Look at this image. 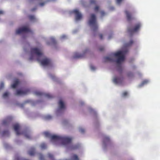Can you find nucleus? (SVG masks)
Masks as SVG:
<instances>
[{
  "label": "nucleus",
  "mask_w": 160,
  "mask_h": 160,
  "mask_svg": "<svg viewBox=\"0 0 160 160\" xmlns=\"http://www.w3.org/2000/svg\"><path fill=\"white\" fill-rule=\"evenodd\" d=\"M43 134L46 137L50 138H51V137L52 136L50 133L47 132H43Z\"/></svg>",
  "instance_id": "nucleus-21"
},
{
  "label": "nucleus",
  "mask_w": 160,
  "mask_h": 160,
  "mask_svg": "<svg viewBox=\"0 0 160 160\" xmlns=\"http://www.w3.org/2000/svg\"><path fill=\"white\" fill-rule=\"evenodd\" d=\"M128 95V93L126 91L124 92L122 94V96L123 97H126Z\"/></svg>",
  "instance_id": "nucleus-26"
},
{
  "label": "nucleus",
  "mask_w": 160,
  "mask_h": 160,
  "mask_svg": "<svg viewBox=\"0 0 160 160\" xmlns=\"http://www.w3.org/2000/svg\"><path fill=\"white\" fill-rule=\"evenodd\" d=\"M28 17L29 19L31 21L33 22L36 21L37 19L34 16L30 15Z\"/></svg>",
  "instance_id": "nucleus-18"
},
{
  "label": "nucleus",
  "mask_w": 160,
  "mask_h": 160,
  "mask_svg": "<svg viewBox=\"0 0 160 160\" xmlns=\"http://www.w3.org/2000/svg\"><path fill=\"white\" fill-rule=\"evenodd\" d=\"M40 158H41V160H42L43 159V156L41 154V157H40Z\"/></svg>",
  "instance_id": "nucleus-48"
},
{
  "label": "nucleus",
  "mask_w": 160,
  "mask_h": 160,
  "mask_svg": "<svg viewBox=\"0 0 160 160\" xmlns=\"http://www.w3.org/2000/svg\"><path fill=\"white\" fill-rule=\"evenodd\" d=\"M127 52V50L120 51L113 54L114 56L117 58L116 61V62L118 64L117 69L120 72H121L122 71V68L121 63L124 60L125 55Z\"/></svg>",
  "instance_id": "nucleus-2"
},
{
  "label": "nucleus",
  "mask_w": 160,
  "mask_h": 160,
  "mask_svg": "<svg viewBox=\"0 0 160 160\" xmlns=\"http://www.w3.org/2000/svg\"><path fill=\"white\" fill-rule=\"evenodd\" d=\"M35 152V149L34 147H32L28 151V154L30 156H32L34 155Z\"/></svg>",
  "instance_id": "nucleus-14"
},
{
  "label": "nucleus",
  "mask_w": 160,
  "mask_h": 160,
  "mask_svg": "<svg viewBox=\"0 0 160 160\" xmlns=\"http://www.w3.org/2000/svg\"><path fill=\"white\" fill-rule=\"evenodd\" d=\"M39 158H40V156L39 157Z\"/></svg>",
  "instance_id": "nucleus-53"
},
{
  "label": "nucleus",
  "mask_w": 160,
  "mask_h": 160,
  "mask_svg": "<svg viewBox=\"0 0 160 160\" xmlns=\"http://www.w3.org/2000/svg\"><path fill=\"white\" fill-rule=\"evenodd\" d=\"M51 41L52 42L55 44H56V41L55 40V39L54 38H51Z\"/></svg>",
  "instance_id": "nucleus-32"
},
{
  "label": "nucleus",
  "mask_w": 160,
  "mask_h": 160,
  "mask_svg": "<svg viewBox=\"0 0 160 160\" xmlns=\"http://www.w3.org/2000/svg\"><path fill=\"white\" fill-rule=\"evenodd\" d=\"M43 55L42 52L41 51V64L43 66H48L51 65V60L47 57H44L43 58L41 59Z\"/></svg>",
  "instance_id": "nucleus-6"
},
{
  "label": "nucleus",
  "mask_w": 160,
  "mask_h": 160,
  "mask_svg": "<svg viewBox=\"0 0 160 160\" xmlns=\"http://www.w3.org/2000/svg\"><path fill=\"white\" fill-rule=\"evenodd\" d=\"M27 102V101H25L24 102L19 104V106L20 107L22 108L24 107L25 103Z\"/></svg>",
  "instance_id": "nucleus-30"
},
{
  "label": "nucleus",
  "mask_w": 160,
  "mask_h": 160,
  "mask_svg": "<svg viewBox=\"0 0 160 160\" xmlns=\"http://www.w3.org/2000/svg\"><path fill=\"white\" fill-rule=\"evenodd\" d=\"M30 91L29 89H26L24 90H17L15 95L17 96H21L25 95L29 93Z\"/></svg>",
  "instance_id": "nucleus-9"
},
{
  "label": "nucleus",
  "mask_w": 160,
  "mask_h": 160,
  "mask_svg": "<svg viewBox=\"0 0 160 160\" xmlns=\"http://www.w3.org/2000/svg\"><path fill=\"white\" fill-rule=\"evenodd\" d=\"M22 38H25V37L24 36V35H23V36H22Z\"/></svg>",
  "instance_id": "nucleus-50"
},
{
  "label": "nucleus",
  "mask_w": 160,
  "mask_h": 160,
  "mask_svg": "<svg viewBox=\"0 0 160 160\" xmlns=\"http://www.w3.org/2000/svg\"><path fill=\"white\" fill-rule=\"evenodd\" d=\"M4 13V12L2 10H0V14H3Z\"/></svg>",
  "instance_id": "nucleus-46"
},
{
  "label": "nucleus",
  "mask_w": 160,
  "mask_h": 160,
  "mask_svg": "<svg viewBox=\"0 0 160 160\" xmlns=\"http://www.w3.org/2000/svg\"><path fill=\"white\" fill-rule=\"evenodd\" d=\"M31 32V30L28 27L23 26L21 28H19L16 30L15 34L20 35L22 33H26Z\"/></svg>",
  "instance_id": "nucleus-7"
},
{
  "label": "nucleus",
  "mask_w": 160,
  "mask_h": 160,
  "mask_svg": "<svg viewBox=\"0 0 160 160\" xmlns=\"http://www.w3.org/2000/svg\"><path fill=\"white\" fill-rule=\"evenodd\" d=\"M123 78L122 77H115L113 80V82L116 83H120L123 81Z\"/></svg>",
  "instance_id": "nucleus-12"
},
{
  "label": "nucleus",
  "mask_w": 160,
  "mask_h": 160,
  "mask_svg": "<svg viewBox=\"0 0 160 160\" xmlns=\"http://www.w3.org/2000/svg\"><path fill=\"white\" fill-rule=\"evenodd\" d=\"M48 2V1H45L44 2H41V6H43L46 3H47V2Z\"/></svg>",
  "instance_id": "nucleus-33"
},
{
  "label": "nucleus",
  "mask_w": 160,
  "mask_h": 160,
  "mask_svg": "<svg viewBox=\"0 0 160 160\" xmlns=\"http://www.w3.org/2000/svg\"><path fill=\"white\" fill-rule=\"evenodd\" d=\"M48 156L49 157V158L51 159H52L53 158V155L51 153H49L48 154Z\"/></svg>",
  "instance_id": "nucleus-37"
},
{
  "label": "nucleus",
  "mask_w": 160,
  "mask_h": 160,
  "mask_svg": "<svg viewBox=\"0 0 160 160\" xmlns=\"http://www.w3.org/2000/svg\"><path fill=\"white\" fill-rule=\"evenodd\" d=\"M10 95V93L8 92H5L2 95V97L4 99L7 98Z\"/></svg>",
  "instance_id": "nucleus-20"
},
{
  "label": "nucleus",
  "mask_w": 160,
  "mask_h": 160,
  "mask_svg": "<svg viewBox=\"0 0 160 160\" xmlns=\"http://www.w3.org/2000/svg\"><path fill=\"white\" fill-rule=\"evenodd\" d=\"M125 13L126 15L127 20L128 21H130L132 18L131 13L127 11H125Z\"/></svg>",
  "instance_id": "nucleus-15"
},
{
  "label": "nucleus",
  "mask_w": 160,
  "mask_h": 160,
  "mask_svg": "<svg viewBox=\"0 0 160 160\" xmlns=\"http://www.w3.org/2000/svg\"><path fill=\"white\" fill-rule=\"evenodd\" d=\"M50 138L53 141H60L63 145H66L70 143L72 140L71 138L68 137H62L56 135H52Z\"/></svg>",
  "instance_id": "nucleus-4"
},
{
  "label": "nucleus",
  "mask_w": 160,
  "mask_h": 160,
  "mask_svg": "<svg viewBox=\"0 0 160 160\" xmlns=\"http://www.w3.org/2000/svg\"><path fill=\"white\" fill-rule=\"evenodd\" d=\"M104 48L103 47H101L99 48V51H102L104 50Z\"/></svg>",
  "instance_id": "nucleus-39"
},
{
  "label": "nucleus",
  "mask_w": 160,
  "mask_h": 160,
  "mask_svg": "<svg viewBox=\"0 0 160 160\" xmlns=\"http://www.w3.org/2000/svg\"><path fill=\"white\" fill-rule=\"evenodd\" d=\"M90 2L91 4L95 5L96 4V2L95 0H90Z\"/></svg>",
  "instance_id": "nucleus-28"
},
{
  "label": "nucleus",
  "mask_w": 160,
  "mask_h": 160,
  "mask_svg": "<svg viewBox=\"0 0 160 160\" xmlns=\"http://www.w3.org/2000/svg\"><path fill=\"white\" fill-rule=\"evenodd\" d=\"M99 36L100 39H103V35L102 34H100L99 35Z\"/></svg>",
  "instance_id": "nucleus-43"
},
{
  "label": "nucleus",
  "mask_w": 160,
  "mask_h": 160,
  "mask_svg": "<svg viewBox=\"0 0 160 160\" xmlns=\"http://www.w3.org/2000/svg\"><path fill=\"white\" fill-rule=\"evenodd\" d=\"M23 47V50L25 52L28 53L29 56L28 59L30 61L36 60L40 63V49L37 47H34L30 49V44L27 42H25Z\"/></svg>",
  "instance_id": "nucleus-1"
},
{
  "label": "nucleus",
  "mask_w": 160,
  "mask_h": 160,
  "mask_svg": "<svg viewBox=\"0 0 160 160\" xmlns=\"http://www.w3.org/2000/svg\"><path fill=\"white\" fill-rule=\"evenodd\" d=\"M99 9V7L98 6H97L95 7L94 10L95 12H97L98 11Z\"/></svg>",
  "instance_id": "nucleus-35"
},
{
  "label": "nucleus",
  "mask_w": 160,
  "mask_h": 160,
  "mask_svg": "<svg viewBox=\"0 0 160 160\" xmlns=\"http://www.w3.org/2000/svg\"><path fill=\"white\" fill-rule=\"evenodd\" d=\"M72 12L75 15L76 19L77 20H80L82 18V16L78 10L77 9L73 11Z\"/></svg>",
  "instance_id": "nucleus-10"
},
{
  "label": "nucleus",
  "mask_w": 160,
  "mask_h": 160,
  "mask_svg": "<svg viewBox=\"0 0 160 160\" xmlns=\"http://www.w3.org/2000/svg\"><path fill=\"white\" fill-rule=\"evenodd\" d=\"M101 15L102 16H103L105 14V12H104V11H102L101 12Z\"/></svg>",
  "instance_id": "nucleus-44"
},
{
  "label": "nucleus",
  "mask_w": 160,
  "mask_h": 160,
  "mask_svg": "<svg viewBox=\"0 0 160 160\" xmlns=\"http://www.w3.org/2000/svg\"><path fill=\"white\" fill-rule=\"evenodd\" d=\"M66 37V36H62V38H65V37Z\"/></svg>",
  "instance_id": "nucleus-49"
},
{
  "label": "nucleus",
  "mask_w": 160,
  "mask_h": 160,
  "mask_svg": "<svg viewBox=\"0 0 160 160\" xmlns=\"http://www.w3.org/2000/svg\"><path fill=\"white\" fill-rule=\"evenodd\" d=\"M33 0H29V2H32Z\"/></svg>",
  "instance_id": "nucleus-51"
},
{
  "label": "nucleus",
  "mask_w": 160,
  "mask_h": 160,
  "mask_svg": "<svg viewBox=\"0 0 160 160\" xmlns=\"http://www.w3.org/2000/svg\"><path fill=\"white\" fill-rule=\"evenodd\" d=\"M72 158L74 160H78V156L76 155H74L72 157Z\"/></svg>",
  "instance_id": "nucleus-27"
},
{
  "label": "nucleus",
  "mask_w": 160,
  "mask_h": 160,
  "mask_svg": "<svg viewBox=\"0 0 160 160\" xmlns=\"http://www.w3.org/2000/svg\"><path fill=\"white\" fill-rule=\"evenodd\" d=\"M19 82L18 80L16 79L14 81V83L11 85V87L13 88H15L18 86L19 83Z\"/></svg>",
  "instance_id": "nucleus-16"
},
{
  "label": "nucleus",
  "mask_w": 160,
  "mask_h": 160,
  "mask_svg": "<svg viewBox=\"0 0 160 160\" xmlns=\"http://www.w3.org/2000/svg\"><path fill=\"white\" fill-rule=\"evenodd\" d=\"M133 43V41L132 40H131L129 42L126 44V46L129 47Z\"/></svg>",
  "instance_id": "nucleus-23"
},
{
  "label": "nucleus",
  "mask_w": 160,
  "mask_h": 160,
  "mask_svg": "<svg viewBox=\"0 0 160 160\" xmlns=\"http://www.w3.org/2000/svg\"><path fill=\"white\" fill-rule=\"evenodd\" d=\"M104 61L105 62H112L113 61V59L112 58L110 57L107 56L104 57Z\"/></svg>",
  "instance_id": "nucleus-17"
},
{
  "label": "nucleus",
  "mask_w": 160,
  "mask_h": 160,
  "mask_svg": "<svg viewBox=\"0 0 160 160\" xmlns=\"http://www.w3.org/2000/svg\"><path fill=\"white\" fill-rule=\"evenodd\" d=\"M13 127L17 135L23 134L27 139H31V132L29 129H27L23 131H22L20 128V125L18 123L14 124L13 125Z\"/></svg>",
  "instance_id": "nucleus-3"
},
{
  "label": "nucleus",
  "mask_w": 160,
  "mask_h": 160,
  "mask_svg": "<svg viewBox=\"0 0 160 160\" xmlns=\"http://www.w3.org/2000/svg\"><path fill=\"white\" fill-rule=\"evenodd\" d=\"M40 94H41V96H42V93L41 92Z\"/></svg>",
  "instance_id": "nucleus-52"
},
{
  "label": "nucleus",
  "mask_w": 160,
  "mask_h": 160,
  "mask_svg": "<svg viewBox=\"0 0 160 160\" xmlns=\"http://www.w3.org/2000/svg\"><path fill=\"white\" fill-rule=\"evenodd\" d=\"M46 97L48 98H52V96L50 94H47L46 95Z\"/></svg>",
  "instance_id": "nucleus-34"
},
{
  "label": "nucleus",
  "mask_w": 160,
  "mask_h": 160,
  "mask_svg": "<svg viewBox=\"0 0 160 160\" xmlns=\"http://www.w3.org/2000/svg\"><path fill=\"white\" fill-rule=\"evenodd\" d=\"M141 26L140 23H138L135 25L133 28L131 26H129L128 28V32L130 34L135 32L138 31Z\"/></svg>",
  "instance_id": "nucleus-8"
},
{
  "label": "nucleus",
  "mask_w": 160,
  "mask_h": 160,
  "mask_svg": "<svg viewBox=\"0 0 160 160\" xmlns=\"http://www.w3.org/2000/svg\"><path fill=\"white\" fill-rule=\"evenodd\" d=\"M4 87V84L3 82H2L0 84V90L2 89Z\"/></svg>",
  "instance_id": "nucleus-29"
},
{
  "label": "nucleus",
  "mask_w": 160,
  "mask_h": 160,
  "mask_svg": "<svg viewBox=\"0 0 160 160\" xmlns=\"http://www.w3.org/2000/svg\"><path fill=\"white\" fill-rule=\"evenodd\" d=\"M88 23L89 25L92 28L94 32H95L98 30V26L96 22V17L94 14H91Z\"/></svg>",
  "instance_id": "nucleus-5"
},
{
  "label": "nucleus",
  "mask_w": 160,
  "mask_h": 160,
  "mask_svg": "<svg viewBox=\"0 0 160 160\" xmlns=\"http://www.w3.org/2000/svg\"><path fill=\"white\" fill-rule=\"evenodd\" d=\"M3 146H4V147L6 148H7V149L8 148L10 147V146H9V144L8 143H6V142H5L4 143Z\"/></svg>",
  "instance_id": "nucleus-25"
},
{
  "label": "nucleus",
  "mask_w": 160,
  "mask_h": 160,
  "mask_svg": "<svg viewBox=\"0 0 160 160\" xmlns=\"http://www.w3.org/2000/svg\"><path fill=\"white\" fill-rule=\"evenodd\" d=\"M37 9L36 7H35L31 9V11L32 12L35 11Z\"/></svg>",
  "instance_id": "nucleus-42"
},
{
  "label": "nucleus",
  "mask_w": 160,
  "mask_h": 160,
  "mask_svg": "<svg viewBox=\"0 0 160 160\" xmlns=\"http://www.w3.org/2000/svg\"><path fill=\"white\" fill-rule=\"evenodd\" d=\"M86 51L83 54H79L78 52H75L74 54L73 58H81L84 57L85 53L86 52Z\"/></svg>",
  "instance_id": "nucleus-13"
},
{
  "label": "nucleus",
  "mask_w": 160,
  "mask_h": 160,
  "mask_svg": "<svg viewBox=\"0 0 160 160\" xmlns=\"http://www.w3.org/2000/svg\"><path fill=\"white\" fill-rule=\"evenodd\" d=\"M122 0H116L117 3L118 4H120Z\"/></svg>",
  "instance_id": "nucleus-41"
},
{
  "label": "nucleus",
  "mask_w": 160,
  "mask_h": 160,
  "mask_svg": "<svg viewBox=\"0 0 160 160\" xmlns=\"http://www.w3.org/2000/svg\"><path fill=\"white\" fill-rule=\"evenodd\" d=\"M127 75L128 77H131L133 76V74L132 72H129L128 73Z\"/></svg>",
  "instance_id": "nucleus-40"
},
{
  "label": "nucleus",
  "mask_w": 160,
  "mask_h": 160,
  "mask_svg": "<svg viewBox=\"0 0 160 160\" xmlns=\"http://www.w3.org/2000/svg\"><path fill=\"white\" fill-rule=\"evenodd\" d=\"M110 141V138L108 137H105L104 138V142H109Z\"/></svg>",
  "instance_id": "nucleus-31"
},
{
  "label": "nucleus",
  "mask_w": 160,
  "mask_h": 160,
  "mask_svg": "<svg viewBox=\"0 0 160 160\" xmlns=\"http://www.w3.org/2000/svg\"><path fill=\"white\" fill-rule=\"evenodd\" d=\"M34 93L37 96H40V92H37V91L35 92H34Z\"/></svg>",
  "instance_id": "nucleus-36"
},
{
  "label": "nucleus",
  "mask_w": 160,
  "mask_h": 160,
  "mask_svg": "<svg viewBox=\"0 0 160 160\" xmlns=\"http://www.w3.org/2000/svg\"><path fill=\"white\" fill-rule=\"evenodd\" d=\"M51 118H52L50 116H48L46 117L47 119H50Z\"/></svg>",
  "instance_id": "nucleus-45"
},
{
  "label": "nucleus",
  "mask_w": 160,
  "mask_h": 160,
  "mask_svg": "<svg viewBox=\"0 0 160 160\" xmlns=\"http://www.w3.org/2000/svg\"><path fill=\"white\" fill-rule=\"evenodd\" d=\"M12 120V118L11 117H7L3 121V124L5 126H8Z\"/></svg>",
  "instance_id": "nucleus-11"
},
{
  "label": "nucleus",
  "mask_w": 160,
  "mask_h": 160,
  "mask_svg": "<svg viewBox=\"0 0 160 160\" xmlns=\"http://www.w3.org/2000/svg\"><path fill=\"white\" fill-rule=\"evenodd\" d=\"M41 148L42 149H45L47 148V145L45 143H42L41 145Z\"/></svg>",
  "instance_id": "nucleus-24"
},
{
  "label": "nucleus",
  "mask_w": 160,
  "mask_h": 160,
  "mask_svg": "<svg viewBox=\"0 0 160 160\" xmlns=\"http://www.w3.org/2000/svg\"><path fill=\"white\" fill-rule=\"evenodd\" d=\"M148 82V80H144L142 82L141 84V86H142L143 85L147 84Z\"/></svg>",
  "instance_id": "nucleus-22"
},
{
  "label": "nucleus",
  "mask_w": 160,
  "mask_h": 160,
  "mask_svg": "<svg viewBox=\"0 0 160 160\" xmlns=\"http://www.w3.org/2000/svg\"><path fill=\"white\" fill-rule=\"evenodd\" d=\"M91 68L92 69L94 70L95 69V68L93 66H91Z\"/></svg>",
  "instance_id": "nucleus-47"
},
{
  "label": "nucleus",
  "mask_w": 160,
  "mask_h": 160,
  "mask_svg": "<svg viewBox=\"0 0 160 160\" xmlns=\"http://www.w3.org/2000/svg\"><path fill=\"white\" fill-rule=\"evenodd\" d=\"M58 105L60 109H63L65 108V106L64 103L62 100H60Z\"/></svg>",
  "instance_id": "nucleus-19"
},
{
  "label": "nucleus",
  "mask_w": 160,
  "mask_h": 160,
  "mask_svg": "<svg viewBox=\"0 0 160 160\" xmlns=\"http://www.w3.org/2000/svg\"><path fill=\"white\" fill-rule=\"evenodd\" d=\"M79 131L82 133H84L85 132V130L83 128H81L79 129Z\"/></svg>",
  "instance_id": "nucleus-38"
}]
</instances>
